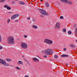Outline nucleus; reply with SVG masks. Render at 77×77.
Listing matches in <instances>:
<instances>
[{
    "mask_svg": "<svg viewBox=\"0 0 77 77\" xmlns=\"http://www.w3.org/2000/svg\"><path fill=\"white\" fill-rule=\"evenodd\" d=\"M45 5L46 7H47V8L49 7V4H48V2H46Z\"/></svg>",
    "mask_w": 77,
    "mask_h": 77,
    "instance_id": "f8f14e48",
    "label": "nucleus"
},
{
    "mask_svg": "<svg viewBox=\"0 0 77 77\" xmlns=\"http://www.w3.org/2000/svg\"><path fill=\"white\" fill-rule=\"evenodd\" d=\"M7 43L10 44L14 43V38L13 36H9L7 38Z\"/></svg>",
    "mask_w": 77,
    "mask_h": 77,
    "instance_id": "f257e3e1",
    "label": "nucleus"
},
{
    "mask_svg": "<svg viewBox=\"0 0 77 77\" xmlns=\"http://www.w3.org/2000/svg\"><path fill=\"white\" fill-rule=\"evenodd\" d=\"M6 61H7V62H11V60H12L9 58H7L6 59Z\"/></svg>",
    "mask_w": 77,
    "mask_h": 77,
    "instance_id": "ddd939ff",
    "label": "nucleus"
},
{
    "mask_svg": "<svg viewBox=\"0 0 77 77\" xmlns=\"http://www.w3.org/2000/svg\"><path fill=\"white\" fill-rule=\"evenodd\" d=\"M61 56H62V57H65V54L62 55Z\"/></svg>",
    "mask_w": 77,
    "mask_h": 77,
    "instance_id": "393cba45",
    "label": "nucleus"
},
{
    "mask_svg": "<svg viewBox=\"0 0 77 77\" xmlns=\"http://www.w3.org/2000/svg\"><path fill=\"white\" fill-rule=\"evenodd\" d=\"M19 16V15L18 14H15L13 15L11 17L12 19H13L15 18H16L18 17Z\"/></svg>",
    "mask_w": 77,
    "mask_h": 77,
    "instance_id": "6e6552de",
    "label": "nucleus"
},
{
    "mask_svg": "<svg viewBox=\"0 0 77 77\" xmlns=\"http://www.w3.org/2000/svg\"><path fill=\"white\" fill-rule=\"evenodd\" d=\"M32 28H33L34 29H37L38 28V27H37L35 25H33L32 26Z\"/></svg>",
    "mask_w": 77,
    "mask_h": 77,
    "instance_id": "4468645a",
    "label": "nucleus"
},
{
    "mask_svg": "<svg viewBox=\"0 0 77 77\" xmlns=\"http://www.w3.org/2000/svg\"><path fill=\"white\" fill-rule=\"evenodd\" d=\"M18 3L19 5H25V3H24V2L21 1H19L18 2Z\"/></svg>",
    "mask_w": 77,
    "mask_h": 77,
    "instance_id": "9d476101",
    "label": "nucleus"
},
{
    "mask_svg": "<svg viewBox=\"0 0 77 77\" xmlns=\"http://www.w3.org/2000/svg\"><path fill=\"white\" fill-rule=\"evenodd\" d=\"M70 47H72L73 48H74V46L73 44H71L70 45Z\"/></svg>",
    "mask_w": 77,
    "mask_h": 77,
    "instance_id": "f3484780",
    "label": "nucleus"
},
{
    "mask_svg": "<svg viewBox=\"0 0 77 77\" xmlns=\"http://www.w3.org/2000/svg\"><path fill=\"white\" fill-rule=\"evenodd\" d=\"M60 19H63V16H61L60 17Z\"/></svg>",
    "mask_w": 77,
    "mask_h": 77,
    "instance_id": "4be33fe9",
    "label": "nucleus"
},
{
    "mask_svg": "<svg viewBox=\"0 0 77 77\" xmlns=\"http://www.w3.org/2000/svg\"><path fill=\"white\" fill-rule=\"evenodd\" d=\"M22 57L24 59V58H25V56L24 55H22Z\"/></svg>",
    "mask_w": 77,
    "mask_h": 77,
    "instance_id": "2f4dec72",
    "label": "nucleus"
},
{
    "mask_svg": "<svg viewBox=\"0 0 77 77\" xmlns=\"http://www.w3.org/2000/svg\"><path fill=\"white\" fill-rule=\"evenodd\" d=\"M63 50L64 51H66V48H63Z\"/></svg>",
    "mask_w": 77,
    "mask_h": 77,
    "instance_id": "c85d7f7f",
    "label": "nucleus"
},
{
    "mask_svg": "<svg viewBox=\"0 0 77 77\" xmlns=\"http://www.w3.org/2000/svg\"><path fill=\"white\" fill-rule=\"evenodd\" d=\"M40 17H44V16H42V15H40Z\"/></svg>",
    "mask_w": 77,
    "mask_h": 77,
    "instance_id": "4c0bfd02",
    "label": "nucleus"
},
{
    "mask_svg": "<svg viewBox=\"0 0 77 77\" xmlns=\"http://www.w3.org/2000/svg\"><path fill=\"white\" fill-rule=\"evenodd\" d=\"M3 48V47L2 46H0V50L1 49H2Z\"/></svg>",
    "mask_w": 77,
    "mask_h": 77,
    "instance_id": "473e14b6",
    "label": "nucleus"
},
{
    "mask_svg": "<svg viewBox=\"0 0 77 77\" xmlns=\"http://www.w3.org/2000/svg\"><path fill=\"white\" fill-rule=\"evenodd\" d=\"M44 57H45V58H47V56L46 55H44Z\"/></svg>",
    "mask_w": 77,
    "mask_h": 77,
    "instance_id": "7c9ffc66",
    "label": "nucleus"
},
{
    "mask_svg": "<svg viewBox=\"0 0 77 77\" xmlns=\"http://www.w3.org/2000/svg\"><path fill=\"white\" fill-rule=\"evenodd\" d=\"M2 41V38H1V36L0 35V42H1Z\"/></svg>",
    "mask_w": 77,
    "mask_h": 77,
    "instance_id": "cd10ccee",
    "label": "nucleus"
},
{
    "mask_svg": "<svg viewBox=\"0 0 77 77\" xmlns=\"http://www.w3.org/2000/svg\"><path fill=\"white\" fill-rule=\"evenodd\" d=\"M0 63H2V64L5 65V66H8L9 65V63H6V62L5 61L2 59H0Z\"/></svg>",
    "mask_w": 77,
    "mask_h": 77,
    "instance_id": "7ed1b4c3",
    "label": "nucleus"
},
{
    "mask_svg": "<svg viewBox=\"0 0 77 77\" xmlns=\"http://www.w3.org/2000/svg\"><path fill=\"white\" fill-rule=\"evenodd\" d=\"M41 2H42V0H41Z\"/></svg>",
    "mask_w": 77,
    "mask_h": 77,
    "instance_id": "79ce46f5",
    "label": "nucleus"
},
{
    "mask_svg": "<svg viewBox=\"0 0 77 77\" xmlns=\"http://www.w3.org/2000/svg\"><path fill=\"white\" fill-rule=\"evenodd\" d=\"M32 21H35V19H33L32 20Z\"/></svg>",
    "mask_w": 77,
    "mask_h": 77,
    "instance_id": "e433bc0d",
    "label": "nucleus"
},
{
    "mask_svg": "<svg viewBox=\"0 0 77 77\" xmlns=\"http://www.w3.org/2000/svg\"><path fill=\"white\" fill-rule=\"evenodd\" d=\"M24 77H29L28 75H25Z\"/></svg>",
    "mask_w": 77,
    "mask_h": 77,
    "instance_id": "c9c22d12",
    "label": "nucleus"
},
{
    "mask_svg": "<svg viewBox=\"0 0 77 77\" xmlns=\"http://www.w3.org/2000/svg\"><path fill=\"white\" fill-rule=\"evenodd\" d=\"M67 3H68L69 4H70V5H72V2L69 1L67 2Z\"/></svg>",
    "mask_w": 77,
    "mask_h": 77,
    "instance_id": "6ab92c4d",
    "label": "nucleus"
},
{
    "mask_svg": "<svg viewBox=\"0 0 77 77\" xmlns=\"http://www.w3.org/2000/svg\"><path fill=\"white\" fill-rule=\"evenodd\" d=\"M19 64H23V62L21 61H19Z\"/></svg>",
    "mask_w": 77,
    "mask_h": 77,
    "instance_id": "412c9836",
    "label": "nucleus"
},
{
    "mask_svg": "<svg viewBox=\"0 0 77 77\" xmlns=\"http://www.w3.org/2000/svg\"><path fill=\"white\" fill-rule=\"evenodd\" d=\"M8 1H10V0H8Z\"/></svg>",
    "mask_w": 77,
    "mask_h": 77,
    "instance_id": "37998d69",
    "label": "nucleus"
},
{
    "mask_svg": "<svg viewBox=\"0 0 77 77\" xmlns=\"http://www.w3.org/2000/svg\"><path fill=\"white\" fill-rule=\"evenodd\" d=\"M5 8H7V9H8V10H10V9H11V7H10L9 6H8V5H5L4 6Z\"/></svg>",
    "mask_w": 77,
    "mask_h": 77,
    "instance_id": "9b49d317",
    "label": "nucleus"
},
{
    "mask_svg": "<svg viewBox=\"0 0 77 77\" xmlns=\"http://www.w3.org/2000/svg\"><path fill=\"white\" fill-rule=\"evenodd\" d=\"M21 45L22 48H24V49H26V48L27 47V44L25 43H22L21 44Z\"/></svg>",
    "mask_w": 77,
    "mask_h": 77,
    "instance_id": "423d86ee",
    "label": "nucleus"
},
{
    "mask_svg": "<svg viewBox=\"0 0 77 77\" xmlns=\"http://www.w3.org/2000/svg\"><path fill=\"white\" fill-rule=\"evenodd\" d=\"M15 3V1H13L12 2V4H14Z\"/></svg>",
    "mask_w": 77,
    "mask_h": 77,
    "instance_id": "bb28decb",
    "label": "nucleus"
},
{
    "mask_svg": "<svg viewBox=\"0 0 77 77\" xmlns=\"http://www.w3.org/2000/svg\"><path fill=\"white\" fill-rule=\"evenodd\" d=\"M24 38H27V35H24Z\"/></svg>",
    "mask_w": 77,
    "mask_h": 77,
    "instance_id": "c756f323",
    "label": "nucleus"
},
{
    "mask_svg": "<svg viewBox=\"0 0 77 77\" xmlns=\"http://www.w3.org/2000/svg\"><path fill=\"white\" fill-rule=\"evenodd\" d=\"M62 2H66V3L67 2V0H60Z\"/></svg>",
    "mask_w": 77,
    "mask_h": 77,
    "instance_id": "dca6fc26",
    "label": "nucleus"
},
{
    "mask_svg": "<svg viewBox=\"0 0 77 77\" xmlns=\"http://www.w3.org/2000/svg\"><path fill=\"white\" fill-rule=\"evenodd\" d=\"M27 19L28 20H30V18H29V17H28V18H27Z\"/></svg>",
    "mask_w": 77,
    "mask_h": 77,
    "instance_id": "72a5a7b5",
    "label": "nucleus"
},
{
    "mask_svg": "<svg viewBox=\"0 0 77 77\" xmlns=\"http://www.w3.org/2000/svg\"><path fill=\"white\" fill-rule=\"evenodd\" d=\"M45 42L46 44H51L53 43V41L51 40L46 39L45 40Z\"/></svg>",
    "mask_w": 77,
    "mask_h": 77,
    "instance_id": "39448f33",
    "label": "nucleus"
},
{
    "mask_svg": "<svg viewBox=\"0 0 77 77\" xmlns=\"http://www.w3.org/2000/svg\"><path fill=\"white\" fill-rule=\"evenodd\" d=\"M75 27L74 26V28H75Z\"/></svg>",
    "mask_w": 77,
    "mask_h": 77,
    "instance_id": "c03bdc74",
    "label": "nucleus"
},
{
    "mask_svg": "<svg viewBox=\"0 0 77 77\" xmlns=\"http://www.w3.org/2000/svg\"><path fill=\"white\" fill-rule=\"evenodd\" d=\"M8 13H9V14H11L12 13V12H8Z\"/></svg>",
    "mask_w": 77,
    "mask_h": 77,
    "instance_id": "58836bf2",
    "label": "nucleus"
},
{
    "mask_svg": "<svg viewBox=\"0 0 77 77\" xmlns=\"http://www.w3.org/2000/svg\"><path fill=\"white\" fill-rule=\"evenodd\" d=\"M40 13L43 15H48V14L46 13V11L42 9H40Z\"/></svg>",
    "mask_w": 77,
    "mask_h": 77,
    "instance_id": "20e7f679",
    "label": "nucleus"
},
{
    "mask_svg": "<svg viewBox=\"0 0 77 77\" xmlns=\"http://www.w3.org/2000/svg\"><path fill=\"white\" fill-rule=\"evenodd\" d=\"M15 21L16 22H17V21H18V20H15Z\"/></svg>",
    "mask_w": 77,
    "mask_h": 77,
    "instance_id": "f704fd0d",
    "label": "nucleus"
},
{
    "mask_svg": "<svg viewBox=\"0 0 77 77\" xmlns=\"http://www.w3.org/2000/svg\"><path fill=\"white\" fill-rule=\"evenodd\" d=\"M69 57V56L68 55H65V57Z\"/></svg>",
    "mask_w": 77,
    "mask_h": 77,
    "instance_id": "a878e982",
    "label": "nucleus"
},
{
    "mask_svg": "<svg viewBox=\"0 0 77 77\" xmlns=\"http://www.w3.org/2000/svg\"><path fill=\"white\" fill-rule=\"evenodd\" d=\"M10 21H11V20L9 19H8V23Z\"/></svg>",
    "mask_w": 77,
    "mask_h": 77,
    "instance_id": "b1692460",
    "label": "nucleus"
},
{
    "mask_svg": "<svg viewBox=\"0 0 77 77\" xmlns=\"http://www.w3.org/2000/svg\"><path fill=\"white\" fill-rule=\"evenodd\" d=\"M44 53L46 55H49L53 54V51L50 49H48L45 50Z\"/></svg>",
    "mask_w": 77,
    "mask_h": 77,
    "instance_id": "f03ea898",
    "label": "nucleus"
},
{
    "mask_svg": "<svg viewBox=\"0 0 77 77\" xmlns=\"http://www.w3.org/2000/svg\"><path fill=\"white\" fill-rule=\"evenodd\" d=\"M62 31L64 33L66 32V29H65V28L63 29L62 30Z\"/></svg>",
    "mask_w": 77,
    "mask_h": 77,
    "instance_id": "2eb2a0df",
    "label": "nucleus"
},
{
    "mask_svg": "<svg viewBox=\"0 0 77 77\" xmlns=\"http://www.w3.org/2000/svg\"><path fill=\"white\" fill-rule=\"evenodd\" d=\"M32 60H33V61H34V62H36V61H38V62H39V60L37 59L36 58L34 57L32 59Z\"/></svg>",
    "mask_w": 77,
    "mask_h": 77,
    "instance_id": "1a4fd4ad",
    "label": "nucleus"
},
{
    "mask_svg": "<svg viewBox=\"0 0 77 77\" xmlns=\"http://www.w3.org/2000/svg\"><path fill=\"white\" fill-rule=\"evenodd\" d=\"M54 57H55V59H57V58H58V56L57 55H55L54 56Z\"/></svg>",
    "mask_w": 77,
    "mask_h": 77,
    "instance_id": "a211bd4d",
    "label": "nucleus"
},
{
    "mask_svg": "<svg viewBox=\"0 0 77 77\" xmlns=\"http://www.w3.org/2000/svg\"><path fill=\"white\" fill-rule=\"evenodd\" d=\"M5 0H2V2H4Z\"/></svg>",
    "mask_w": 77,
    "mask_h": 77,
    "instance_id": "a19ab883",
    "label": "nucleus"
},
{
    "mask_svg": "<svg viewBox=\"0 0 77 77\" xmlns=\"http://www.w3.org/2000/svg\"><path fill=\"white\" fill-rule=\"evenodd\" d=\"M75 42H77V40H75Z\"/></svg>",
    "mask_w": 77,
    "mask_h": 77,
    "instance_id": "ea45409f",
    "label": "nucleus"
},
{
    "mask_svg": "<svg viewBox=\"0 0 77 77\" xmlns=\"http://www.w3.org/2000/svg\"><path fill=\"white\" fill-rule=\"evenodd\" d=\"M72 32H71V31H69L68 32V33L69 35H70V34H71Z\"/></svg>",
    "mask_w": 77,
    "mask_h": 77,
    "instance_id": "aec40b11",
    "label": "nucleus"
},
{
    "mask_svg": "<svg viewBox=\"0 0 77 77\" xmlns=\"http://www.w3.org/2000/svg\"><path fill=\"white\" fill-rule=\"evenodd\" d=\"M54 28L55 30H57V29H60V23L58 22L57 23L54 27Z\"/></svg>",
    "mask_w": 77,
    "mask_h": 77,
    "instance_id": "0eeeda50",
    "label": "nucleus"
},
{
    "mask_svg": "<svg viewBox=\"0 0 77 77\" xmlns=\"http://www.w3.org/2000/svg\"><path fill=\"white\" fill-rule=\"evenodd\" d=\"M16 69H18V70L20 69V68H19V67H18V66L16 67Z\"/></svg>",
    "mask_w": 77,
    "mask_h": 77,
    "instance_id": "5701e85b",
    "label": "nucleus"
}]
</instances>
